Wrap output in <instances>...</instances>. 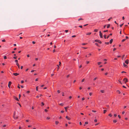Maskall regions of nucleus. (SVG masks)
I'll return each mask as SVG.
<instances>
[{
    "label": "nucleus",
    "instance_id": "obj_1",
    "mask_svg": "<svg viewBox=\"0 0 129 129\" xmlns=\"http://www.w3.org/2000/svg\"><path fill=\"white\" fill-rule=\"evenodd\" d=\"M11 84H12V82H11L9 81V83H8V86L9 88H10V86H11Z\"/></svg>",
    "mask_w": 129,
    "mask_h": 129
},
{
    "label": "nucleus",
    "instance_id": "obj_2",
    "mask_svg": "<svg viewBox=\"0 0 129 129\" xmlns=\"http://www.w3.org/2000/svg\"><path fill=\"white\" fill-rule=\"evenodd\" d=\"M14 119H17L18 118V116H15V113H14Z\"/></svg>",
    "mask_w": 129,
    "mask_h": 129
},
{
    "label": "nucleus",
    "instance_id": "obj_3",
    "mask_svg": "<svg viewBox=\"0 0 129 129\" xmlns=\"http://www.w3.org/2000/svg\"><path fill=\"white\" fill-rule=\"evenodd\" d=\"M125 80V81H124V82L125 83H126V82H127L128 80L127 78H124V79L123 80V81H124Z\"/></svg>",
    "mask_w": 129,
    "mask_h": 129
},
{
    "label": "nucleus",
    "instance_id": "obj_4",
    "mask_svg": "<svg viewBox=\"0 0 129 129\" xmlns=\"http://www.w3.org/2000/svg\"><path fill=\"white\" fill-rule=\"evenodd\" d=\"M95 42H98L99 43H100V44L102 43V42L100 41L99 40H95Z\"/></svg>",
    "mask_w": 129,
    "mask_h": 129
},
{
    "label": "nucleus",
    "instance_id": "obj_5",
    "mask_svg": "<svg viewBox=\"0 0 129 129\" xmlns=\"http://www.w3.org/2000/svg\"><path fill=\"white\" fill-rule=\"evenodd\" d=\"M99 33H100V37L101 38H103L102 34V33L101 32V31H100L99 32Z\"/></svg>",
    "mask_w": 129,
    "mask_h": 129
},
{
    "label": "nucleus",
    "instance_id": "obj_6",
    "mask_svg": "<svg viewBox=\"0 0 129 129\" xmlns=\"http://www.w3.org/2000/svg\"><path fill=\"white\" fill-rule=\"evenodd\" d=\"M125 62L126 63V64H128V60L127 59L125 61Z\"/></svg>",
    "mask_w": 129,
    "mask_h": 129
},
{
    "label": "nucleus",
    "instance_id": "obj_7",
    "mask_svg": "<svg viewBox=\"0 0 129 129\" xmlns=\"http://www.w3.org/2000/svg\"><path fill=\"white\" fill-rule=\"evenodd\" d=\"M14 99H15L17 101H19L18 99V98H17L16 97V96H14Z\"/></svg>",
    "mask_w": 129,
    "mask_h": 129
},
{
    "label": "nucleus",
    "instance_id": "obj_8",
    "mask_svg": "<svg viewBox=\"0 0 129 129\" xmlns=\"http://www.w3.org/2000/svg\"><path fill=\"white\" fill-rule=\"evenodd\" d=\"M19 74L18 73H14L13 74V75L15 76H17V75H18Z\"/></svg>",
    "mask_w": 129,
    "mask_h": 129
},
{
    "label": "nucleus",
    "instance_id": "obj_9",
    "mask_svg": "<svg viewBox=\"0 0 129 129\" xmlns=\"http://www.w3.org/2000/svg\"><path fill=\"white\" fill-rule=\"evenodd\" d=\"M69 108V106H68L67 107H66L64 108L65 109V110L66 112L67 111V109L68 108Z\"/></svg>",
    "mask_w": 129,
    "mask_h": 129
},
{
    "label": "nucleus",
    "instance_id": "obj_10",
    "mask_svg": "<svg viewBox=\"0 0 129 129\" xmlns=\"http://www.w3.org/2000/svg\"><path fill=\"white\" fill-rule=\"evenodd\" d=\"M66 118L68 120H70L71 119V118L70 117H69L68 116H67L66 117Z\"/></svg>",
    "mask_w": 129,
    "mask_h": 129
},
{
    "label": "nucleus",
    "instance_id": "obj_11",
    "mask_svg": "<svg viewBox=\"0 0 129 129\" xmlns=\"http://www.w3.org/2000/svg\"><path fill=\"white\" fill-rule=\"evenodd\" d=\"M113 39H111L110 40V43L111 44L112 42H113Z\"/></svg>",
    "mask_w": 129,
    "mask_h": 129
},
{
    "label": "nucleus",
    "instance_id": "obj_12",
    "mask_svg": "<svg viewBox=\"0 0 129 129\" xmlns=\"http://www.w3.org/2000/svg\"><path fill=\"white\" fill-rule=\"evenodd\" d=\"M91 34V32H89L86 34V35H90Z\"/></svg>",
    "mask_w": 129,
    "mask_h": 129
},
{
    "label": "nucleus",
    "instance_id": "obj_13",
    "mask_svg": "<svg viewBox=\"0 0 129 129\" xmlns=\"http://www.w3.org/2000/svg\"><path fill=\"white\" fill-rule=\"evenodd\" d=\"M18 66L19 68L20 66L19 64L18 63H17L16 64Z\"/></svg>",
    "mask_w": 129,
    "mask_h": 129
},
{
    "label": "nucleus",
    "instance_id": "obj_14",
    "mask_svg": "<svg viewBox=\"0 0 129 129\" xmlns=\"http://www.w3.org/2000/svg\"><path fill=\"white\" fill-rule=\"evenodd\" d=\"M112 35V34H110V35H109V36H108L107 37V39H108V38H109V37L110 36H111V35Z\"/></svg>",
    "mask_w": 129,
    "mask_h": 129
},
{
    "label": "nucleus",
    "instance_id": "obj_15",
    "mask_svg": "<svg viewBox=\"0 0 129 129\" xmlns=\"http://www.w3.org/2000/svg\"><path fill=\"white\" fill-rule=\"evenodd\" d=\"M123 66L126 67H127V66L124 63H123Z\"/></svg>",
    "mask_w": 129,
    "mask_h": 129
},
{
    "label": "nucleus",
    "instance_id": "obj_16",
    "mask_svg": "<svg viewBox=\"0 0 129 129\" xmlns=\"http://www.w3.org/2000/svg\"><path fill=\"white\" fill-rule=\"evenodd\" d=\"M55 124L56 125L57 124L59 123V122L57 121H56L55 122Z\"/></svg>",
    "mask_w": 129,
    "mask_h": 129
},
{
    "label": "nucleus",
    "instance_id": "obj_17",
    "mask_svg": "<svg viewBox=\"0 0 129 129\" xmlns=\"http://www.w3.org/2000/svg\"><path fill=\"white\" fill-rule=\"evenodd\" d=\"M110 26V24H108L107 26V28H108Z\"/></svg>",
    "mask_w": 129,
    "mask_h": 129
},
{
    "label": "nucleus",
    "instance_id": "obj_18",
    "mask_svg": "<svg viewBox=\"0 0 129 129\" xmlns=\"http://www.w3.org/2000/svg\"><path fill=\"white\" fill-rule=\"evenodd\" d=\"M83 19L82 18H80L78 19V21H79L80 20H83Z\"/></svg>",
    "mask_w": 129,
    "mask_h": 129
},
{
    "label": "nucleus",
    "instance_id": "obj_19",
    "mask_svg": "<svg viewBox=\"0 0 129 129\" xmlns=\"http://www.w3.org/2000/svg\"><path fill=\"white\" fill-rule=\"evenodd\" d=\"M88 124V122H85V124L84 125V126H85V124Z\"/></svg>",
    "mask_w": 129,
    "mask_h": 129
},
{
    "label": "nucleus",
    "instance_id": "obj_20",
    "mask_svg": "<svg viewBox=\"0 0 129 129\" xmlns=\"http://www.w3.org/2000/svg\"><path fill=\"white\" fill-rule=\"evenodd\" d=\"M112 19V17H110L108 19V21H109L111 19Z\"/></svg>",
    "mask_w": 129,
    "mask_h": 129
},
{
    "label": "nucleus",
    "instance_id": "obj_21",
    "mask_svg": "<svg viewBox=\"0 0 129 129\" xmlns=\"http://www.w3.org/2000/svg\"><path fill=\"white\" fill-rule=\"evenodd\" d=\"M113 122L114 123H115V122H116L117 120H113Z\"/></svg>",
    "mask_w": 129,
    "mask_h": 129
},
{
    "label": "nucleus",
    "instance_id": "obj_22",
    "mask_svg": "<svg viewBox=\"0 0 129 129\" xmlns=\"http://www.w3.org/2000/svg\"><path fill=\"white\" fill-rule=\"evenodd\" d=\"M107 110H104V113H105L106 112Z\"/></svg>",
    "mask_w": 129,
    "mask_h": 129
},
{
    "label": "nucleus",
    "instance_id": "obj_23",
    "mask_svg": "<svg viewBox=\"0 0 129 129\" xmlns=\"http://www.w3.org/2000/svg\"><path fill=\"white\" fill-rule=\"evenodd\" d=\"M101 92L102 93H104V90H101Z\"/></svg>",
    "mask_w": 129,
    "mask_h": 129
},
{
    "label": "nucleus",
    "instance_id": "obj_24",
    "mask_svg": "<svg viewBox=\"0 0 129 129\" xmlns=\"http://www.w3.org/2000/svg\"><path fill=\"white\" fill-rule=\"evenodd\" d=\"M98 31V30L97 29H95L94 30V31L95 32H97Z\"/></svg>",
    "mask_w": 129,
    "mask_h": 129
},
{
    "label": "nucleus",
    "instance_id": "obj_25",
    "mask_svg": "<svg viewBox=\"0 0 129 129\" xmlns=\"http://www.w3.org/2000/svg\"><path fill=\"white\" fill-rule=\"evenodd\" d=\"M104 38L105 39H106V35H104Z\"/></svg>",
    "mask_w": 129,
    "mask_h": 129
},
{
    "label": "nucleus",
    "instance_id": "obj_26",
    "mask_svg": "<svg viewBox=\"0 0 129 129\" xmlns=\"http://www.w3.org/2000/svg\"><path fill=\"white\" fill-rule=\"evenodd\" d=\"M2 41L3 42H5L6 41V40L5 39H4L2 40Z\"/></svg>",
    "mask_w": 129,
    "mask_h": 129
},
{
    "label": "nucleus",
    "instance_id": "obj_27",
    "mask_svg": "<svg viewBox=\"0 0 129 129\" xmlns=\"http://www.w3.org/2000/svg\"><path fill=\"white\" fill-rule=\"evenodd\" d=\"M101 62H99L98 63V64L99 65H100V64H101Z\"/></svg>",
    "mask_w": 129,
    "mask_h": 129
},
{
    "label": "nucleus",
    "instance_id": "obj_28",
    "mask_svg": "<svg viewBox=\"0 0 129 129\" xmlns=\"http://www.w3.org/2000/svg\"><path fill=\"white\" fill-rule=\"evenodd\" d=\"M123 23L121 24L120 25V27H121L123 25Z\"/></svg>",
    "mask_w": 129,
    "mask_h": 129
},
{
    "label": "nucleus",
    "instance_id": "obj_29",
    "mask_svg": "<svg viewBox=\"0 0 129 129\" xmlns=\"http://www.w3.org/2000/svg\"><path fill=\"white\" fill-rule=\"evenodd\" d=\"M92 111L94 112H96V111L94 110H92Z\"/></svg>",
    "mask_w": 129,
    "mask_h": 129
},
{
    "label": "nucleus",
    "instance_id": "obj_30",
    "mask_svg": "<svg viewBox=\"0 0 129 129\" xmlns=\"http://www.w3.org/2000/svg\"><path fill=\"white\" fill-rule=\"evenodd\" d=\"M92 93L91 92H90L89 93L90 95L91 96L92 95Z\"/></svg>",
    "mask_w": 129,
    "mask_h": 129
},
{
    "label": "nucleus",
    "instance_id": "obj_31",
    "mask_svg": "<svg viewBox=\"0 0 129 129\" xmlns=\"http://www.w3.org/2000/svg\"><path fill=\"white\" fill-rule=\"evenodd\" d=\"M109 116H110V117H111L112 116V115L111 114H109Z\"/></svg>",
    "mask_w": 129,
    "mask_h": 129
},
{
    "label": "nucleus",
    "instance_id": "obj_32",
    "mask_svg": "<svg viewBox=\"0 0 129 129\" xmlns=\"http://www.w3.org/2000/svg\"><path fill=\"white\" fill-rule=\"evenodd\" d=\"M97 78V77H95V78H94V79H93V80L94 81L95 80H96Z\"/></svg>",
    "mask_w": 129,
    "mask_h": 129
},
{
    "label": "nucleus",
    "instance_id": "obj_33",
    "mask_svg": "<svg viewBox=\"0 0 129 129\" xmlns=\"http://www.w3.org/2000/svg\"><path fill=\"white\" fill-rule=\"evenodd\" d=\"M4 59H6L7 58V57L6 56H4Z\"/></svg>",
    "mask_w": 129,
    "mask_h": 129
},
{
    "label": "nucleus",
    "instance_id": "obj_34",
    "mask_svg": "<svg viewBox=\"0 0 129 129\" xmlns=\"http://www.w3.org/2000/svg\"><path fill=\"white\" fill-rule=\"evenodd\" d=\"M15 61L17 63H18V61L17 60H16Z\"/></svg>",
    "mask_w": 129,
    "mask_h": 129
},
{
    "label": "nucleus",
    "instance_id": "obj_35",
    "mask_svg": "<svg viewBox=\"0 0 129 129\" xmlns=\"http://www.w3.org/2000/svg\"><path fill=\"white\" fill-rule=\"evenodd\" d=\"M125 39H123L122 40V42H123L124 41H125Z\"/></svg>",
    "mask_w": 129,
    "mask_h": 129
},
{
    "label": "nucleus",
    "instance_id": "obj_36",
    "mask_svg": "<svg viewBox=\"0 0 129 129\" xmlns=\"http://www.w3.org/2000/svg\"><path fill=\"white\" fill-rule=\"evenodd\" d=\"M87 44V43H83L82 44V45H85L86 44Z\"/></svg>",
    "mask_w": 129,
    "mask_h": 129
},
{
    "label": "nucleus",
    "instance_id": "obj_37",
    "mask_svg": "<svg viewBox=\"0 0 129 129\" xmlns=\"http://www.w3.org/2000/svg\"><path fill=\"white\" fill-rule=\"evenodd\" d=\"M94 121L95 122H96L97 121V120L96 119H95L94 120Z\"/></svg>",
    "mask_w": 129,
    "mask_h": 129
},
{
    "label": "nucleus",
    "instance_id": "obj_38",
    "mask_svg": "<svg viewBox=\"0 0 129 129\" xmlns=\"http://www.w3.org/2000/svg\"><path fill=\"white\" fill-rule=\"evenodd\" d=\"M105 43L106 44H109V42H105Z\"/></svg>",
    "mask_w": 129,
    "mask_h": 129
},
{
    "label": "nucleus",
    "instance_id": "obj_39",
    "mask_svg": "<svg viewBox=\"0 0 129 129\" xmlns=\"http://www.w3.org/2000/svg\"><path fill=\"white\" fill-rule=\"evenodd\" d=\"M42 88V89H46L47 88L46 87H44L43 88Z\"/></svg>",
    "mask_w": 129,
    "mask_h": 129
},
{
    "label": "nucleus",
    "instance_id": "obj_40",
    "mask_svg": "<svg viewBox=\"0 0 129 129\" xmlns=\"http://www.w3.org/2000/svg\"><path fill=\"white\" fill-rule=\"evenodd\" d=\"M38 86H37L36 87V90L37 91L38 90Z\"/></svg>",
    "mask_w": 129,
    "mask_h": 129
},
{
    "label": "nucleus",
    "instance_id": "obj_41",
    "mask_svg": "<svg viewBox=\"0 0 129 129\" xmlns=\"http://www.w3.org/2000/svg\"><path fill=\"white\" fill-rule=\"evenodd\" d=\"M60 105H61V106H63V103H61L59 104Z\"/></svg>",
    "mask_w": 129,
    "mask_h": 129
},
{
    "label": "nucleus",
    "instance_id": "obj_42",
    "mask_svg": "<svg viewBox=\"0 0 129 129\" xmlns=\"http://www.w3.org/2000/svg\"><path fill=\"white\" fill-rule=\"evenodd\" d=\"M6 125H4L3 126V127H5L6 126Z\"/></svg>",
    "mask_w": 129,
    "mask_h": 129
},
{
    "label": "nucleus",
    "instance_id": "obj_43",
    "mask_svg": "<svg viewBox=\"0 0 129 129\" xmlns=\"http://www.w3.org/2000/svg\"><path fill=\"white\" fill-rule=\"evenodd\" d=\"M117 91L119 93H120V91L119 90H118Z\"/></svg>",
    "mask_w": 129,
    "mask_h": 129
},
{
    "label": "nucleus",
    "instance_id": "obj_44",
    "mask_svg": "<svg viewBox=\"0 0 129 129\" xmlns=\"http://www.w3.org/2000/svg\"><path fill=\"white\" fill-rule=\"evenodd\" d=\"M118 117H119V118H121V116H120L119 115H118Z\"/></svg>",
    "mask_w": 129,
    "mask_h": 129
},
{
    "label": "nucleus",
    "instance_id": "obj_45",
    "mask_svg": "<svg viewBox=\"0 0 129 129\" xmlns=\"http://www.w3.org/2000/svg\"><path fill=\"white\" fill-rule=\"evenodd\" d=\"M57 66H58V68H57V70H58L59 68V66H58V65H57Z\"/></svg>",
    "mask_w": 129,
    "mask_h": 129
},
{
    "label": "nucleus",
    "instance_id": "obj_46",
    "mask_svg": "<svg viewBox=\"0 0 129 129\" xmlns=\"http://www.w3.org/2000/svg\"><path fill=\"white\" fill-rule=\"evenodd\" d=\"M84 80H85V79H82V82H83L84 81Z\"/></svg>",
    "mask_w": 129,
    "mask_h": 129
},
{
    "label": "nucleus",
    "instance_id": "obj_47",
    "mask_svg": "<svg viewBox=\"0 0 129 129\" xmlns=\"http://www.w3.org/2000/svg\"><path fill=\"white\" fill-rule=\"evenodd\" d=\"M17 58V57L16 56L14 57H13V58L15 59H16Z\"/></svg>",
    "mask_w": 129,
    "mask_h": 129
},
{
    "label": "nucleus",
    "instance_id": "obj_48",
    "mask_svg": "<svg viewBox=\"0 0 129 129\" xmlns=\"http://www.w3.org/2000/svg\"><path fill=\"white\" fill-rule=\"evenodd\" d=\"M68 30H65V32H66V33H67L68 31Z\"/></svg>",
    "mask_w": 129,
    "mask_h": 129
},
{
    "label": "nucleus",
    "instance_id": "obj_49",
    "mask_svg": "<svg viewBox=\"0 0 129 129\" xmlns=\"http://www.w3.org/2000/svg\"><path fill=\"white\" fill-rule=\"evenodd\" d=\"M19 85L18 84V86H17V87H18V88H20V86H19Z\"/></svg>",
    "mask_w": 129,
    "mask_h": 129
},
{
    "label": "nucleus",
    "instance_id": "obj_50",
    "mask_svg": "<svg viewBox=\"0 0 129 129\" xmlns=\"http://www.w3.org/2000/svg\"><path fill=\"white\" fill-rule=\"evenodd\" d=\"M76 36L75 35H73L72 36V37H75Z\"/></svg>",
    "mask_w": 129,
    "mask_h": 129
},
{
    "label": "nucleus",
    "instance_id": "obj_51",
    "mask_svg": "<svg viewBox=\"0 0 129 129\" xmlns=\"http://www.w3.org/2000/svg\"><path fill=\"white\" fill-rule=\"evenodd\" d=\"M126 73V72H125V71H122V72H121V73Z\"/></svg>",
    "mask_w": 129,
    "mask_h": 129
},
{
    "label": "nucleus",
    "instance_id": "obj_52",
    "mask_svg": "<svg viewBox=\"0 0 129 129\" xmlns=\"http://www.w3.org/2000/svg\"><path fill=\"white\" fill-rule=\"evenodd\" d=\"M24 81H21V82L22 83H24Z\"/></svg>",
    "mask_w": 129,
    "mask_h": 129
},
{
    "label": "nucleus",
    "instance_id": "obj_53",
    "mask_svg": "<svg viewBox=\"0 0 129 129\" xmlns=\"http://www.w3.org/2000/svg\"><path fill=\"white\" fill-rule=\"evenodd\" d=\"M34 71H35L34 70H31V72H34Z\"/></svg>",
    "mask_w": 129,
    "mask_h": 129
},
{
    "label": "nucleus",
    "instance_id": "obj_54",
    "mask_svg": "<svg viewBox=\"0 0 129 129\" xmlns=\"http://www.w3.org/2000/svg\"><path fill=\"white\" fill-rule=\"evenodd\" d=\"M47 119H50V118L49 117H47Z\"/></svg>",
    "mask_w": 129,
    "mask_h": 129
},
{
    "label": "nucleus",
    "instance_id": "obj_55",
    "mask_svg": "<svg viewBox=\"0 0 129 129\" xmlns=\"http://www.w3.org/2000/svg\"><path fill=\"white\" fill-rule=\"evenodd\" d=\"M70 76V75H68L67 76V78H68Z\"/></svg>",
    "mask_w": 129,
    "mask_h": 129
},
{
    "label": "nucleus",
    "instance_id": "obj_56",
    "mask_svg": "<svg viewBox=\"0 0 129 129\" xmlns=\"http://www.w3.org/2000/svg\"><path fill=\"white\" fill-rule=\"evenodd\" d=\"M108 31V30H104V32H107Z\"/></svg>",
    "mask_w": 129,
    "mask_h": 129
},
{
    "label": "nucleus",
    "instance_id": "obj_57",
    "mask_svg": "<svg viewBox=\"0 0 129 129\" xmlns=\"http://www.w3.org/2000/svg\"><path fill=\"white\" fill-rule=\"evenodd\" d=\"M32 43L33 44H34L35 43V41H33Z\"/></svg>",
    "mask_w": 129,
    "mask_h": 129
},
{
    "label": "nucleus",
    "instance_id": "obj_58",
    "mask_svg": "<svg viewBox=\"0 0 129 129\" xmlns=\"http://www.w3.org/2000/svg\"><path fill=\"white\" fill-rule=\"evenodd\" d=\"M122 19L123 20H124V16H123L122 17Z\"/></svg>",
    "mask_w": 129,
    "mask_h": 129
},
{
    "label": "nucleus",
    "instance_id": "obj_59",
    "mask_svg": "<svg viewBox=\"0 0 129 129\" xmlns=\"http://www.w3.org/2000/svg\"><path fill=\"white\" fill-rule=\"evenodd\" d=\"M116 50V48H114L113 50L114 51L115 50Z\"/></svg>",
    "mask_w": 129,
    "mask_h": 129
},
{
    "label": "nucleus",
    "instance_id": "obj_60",
    "mask_svg": "<svg viewBox=\"0 0 129 129\" xmlns=\"http://www.w3.org/2000/svg\"><path fill=\"white\" fill-rule=\"evenodd\" d=\"M79 27L81 28H82V25H80L79 26Z\"/></svg>",
    "mask_w": 129,
    "mask_h": 129
},
{
    "label": "nucleus",
    "instance_id": "obj_61",
    "mask_svg": "<svg viewBox=\"0 0 129 129\" xmlns=\"http://www.w3.org/2000/svg\"><path fill=\"white\" fill-rule=\"evenodd\" d=\"M99 124V123H97L95 124V125H98Z\"/></svg>",
    "mask_w": 129,
    "mask_h": 129
},
{
    "label": "nucleus",
    "instance_id": "obj_62",
    "mask_svg": "<svg viewBox=\"0 0 129 129\" xmlns=\"http://www.w3.org/2000/svg\"><path fill=\"white\" fill-rule=\"evenodd\" d=\"M82 65H80V66H79V68H81L82 67Z\"/></svg>",
    "mask_w": 129,
    "mask_h": 129
},
{
    "label": "nucleus",
    "instance_id": "obj_63",
    "mask_svg": "<svg viewBox=\"0 0 129 129\" xmlns=\"http://www.w3.org/2000/svg\"><path fill=\"white\" fill-rule=\"evenodd\" d=\"M85 100V98H83L82 99V100Z\"/></svg>",
    "mask_w": 129,
    "mask_h": 129
},
{
    "label": "nucleus",
    "instance_id": "obj_64",
    "mask_svg": "<svg viewBox=\"0 0 129 129\" xmlns=\"http://www.w3.org/2000/svg\"><path fill=\"white\" fill-rule=\"evenodd\" d=\"M125 113V112L124 111H123L122 112V114H123Z\"/></svg>",
    "mask_w": 129,
    "mask_h": 129
}]
</instances>
